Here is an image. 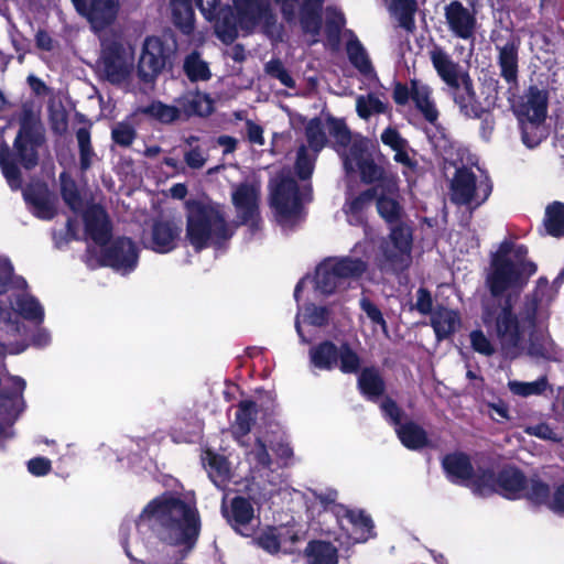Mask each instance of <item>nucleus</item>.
I'll list each match as a JSON object with an SVG mask.
<instances>
[{
	"mask_svg": "<svg viewBox=\"0 0 564 564\" xmlns=\"http://www.w3.org/2000/svg\"><path fill=\"white\" fill-rule=\"evenodd\" d=\"M23 197L32 214L37 218L50 220L55 216V197L44 184L29 185L23 191Z\"/></svg>",
	"mask_w": 564,
	"mask_h": 564,
	"instance_id": "393cba45",
	"label": "nucleus"
},
{
	"mask_svg": "<svg viewBox=\"0 0 564 564\" xmlns=\"http://www.w3.org/2000/svg\"><path fill=\"white\" fill-rule=\"evenodd\" d=\"M411 97L425 119L433 122L437 118V110L431 98V88L420 82L413 80L411 85Z\"/></svg>",
	"mask_w": 564,
	"mask_h": 564,
	"instance_id": "c9c22d12",
	"label": "nucleus"
},
{
	"mask_svg": "<svg viewBox=\"0 0 564 564\" xmlns=\"http://www.w3.org/2000/svg\"><path fill=\"white\" fill-rule=\"evenodd\" d=\"M445 20L449 31L462 40H471L477 29L475 12L458 1H452L445 7Z\"/></svg>",
	"mask_w": 564,
	"mask_h": 564,
	"instance_id": "412c9836",
	"label": "nucleus"
},
{
	"mask_svg": "<svg viewBox=\"0 0 564 564\" xmlns=\"http://www.w3.org/2000/svg\"><path fill=\"white\" fill-rule=\"evenodd\" d=\"M195 3L225 44L232 43L247 29V0H195ZM193 4L194 0H169L173 22L185 34L194 29Z\"/></svg>",
	"mask_w": 564,
	"mask_h": 564,
	"instance_id": "f03ea898",
	"label": "nucleus"
},
{
	"mask_svg": "<svg viewBox=\"0 0 564 564\" xmlns=\"http://www.w3.org/2000/svg\"><path fill=\"white\" fill-rule=\"evenodd\" d=\"M328 312L324 307H317L314 305L307 306L303 315L297 314L295 319V328L301 337L302 341H306L302 335L301 322H306L314 326H322L327 322Z\"/></svg>",
	"mask_w": 564,
	"mask_h": 564,
	"instance_id": "5fc2aeb1",
	"label": "nucleus"
},
{
	"mask_svg": "<svg viewBox=\"0 0 564 564\" xmlns=\"http://www.w3.org/2000/svg\"><path fill=\"white\" fill-rule=\"evenodd\" d=\"M311 199L308 185L299 186L290 176L276 177L271 184V207L282 227H292L302 214V206Z\"/></svg>",
	"mask_w": 564,
	"mask_h": 564,
	"instance_id": "6e6552de",
	"label": "nucleus"
},
{
	"mask_svg": "<svg viewBox=\"0 0 564 564\" xmlns=\"http://www.w3.org/2000/svg\"><path fill=\"white\" fill-rule=\"evenodd\" d=\"M184 422H177L171 432V437L175 443H192L200 434L202 426L198 421L191 423L183 433Z\"/></svg>",
	"mask_w": 564,
	"mask_h": 564,
	"instance_id": "bf43d9fd",
	"label": "nucleus"
},
{
	"mask_svg": "<svg viewBox=\"0 0 564 564\" xmlns=\"http://www.w3.org/2000/svg\"><path fill=\"white\" fill-rule=\"evenodd\" d=\"M527 248L502 243L491 260L487 285L492 295L517 294L535 273L536 267L527 259Z\"/></svg>",
	"mask_w": 564,
	"mask_h": 564,
	"instance_id": "423d86ee",
	"label": "nucleus"
},
{
	"mask_svg": "<svg viewBox=\"0 0 564 564\" xmlns=\"http://www.w3.org/2000/svg\"><path fill=\"white\" fill-rule=\"evenodd\" d=\"M184 72L191 80H206L210 77L207 63L196 52L185 58Z\"/></svg>",
	"mask_w": 564,
	"mask_h": 564,
	"instance_id": "864d4df0",
	"label": "nucleus"
},
{
	"mask_svg": "<svg viewBox=\"0 0 564 564\" xmlns=\"http://www.w3.org/2000/svg\"><path fill=\"white\" fill-rule=\"evenodd\" d=\"M347 54L351 64L362 74H371L372 66L368 54L357 39H350L347 43Z\"/></svg>",
	"mask_w": 564,
	"mask_h": 564,
	"instance_id": "a18cd8bd",
	"label": "nucleus"
},
{
	"mask_svg": "<svg viewBox=\"0 0 564 564\" xmlns=\"http://www.w3.org/2000/svg\"><path fill=\"white\" fill-rule=\"evenodd\" d=\"M553 299L552 289L547 281L540 280L532 295V300L527 304V319L530 326H533L536 318L546 317L545 308Z\"/></svg>",
	"mask_w": 564,
	"mask_h": 564,
	"instance_id": "7c9ffc66",
	"label": "nucleus"
},
{
	"mask_svg": "<svg viewBox=\"0 0 564 564\" xmlns=\"http://www.w3.org/2000/svg\"><path fill=\"white\" fill-rule=\"evenodd\" d=\"M12 310L14 314L36 325L44 321V308L42 304L28 292H21L14 296Z\"/></svg>",
	"mask_w": 564,
	"mask_h": 564,
	"instance_id": "473e14b6",
	"label": "nucleus"
},
{
	"mask_svg": "<svg viewBox=\"0 0 564 564\" xmlns=\"http://www.w3.org/2000/svg\"><path fill=\"white\" fill-rule=\"evenodd\" d=\"M388 6L403 29L406 31L414 29L413 14L416 9L414 0H389Z\"/></svg>",
	"mask_w": 564,
	"mask_h": 564,
	"instance_id": "79ce46f5",
	"label": "nucleus"
},
{
	"mask_svg": "<svg viewBox=\"0 0 564 564\" xmlns=\"http://www.w3.org/2000/svg\"><path fill=\"white\" fill-rule=\"evenodd\" d=\"M469 340L471 348L480 355L489 357L496 351L494 344L480 329L473 330L469 334Z\"/></svg>",
	"mask_w": 564,
	"mask_h": 564,
	"instance_id": "680f3d73",
	"label": "nucleus"
},
{
	"mask_svg": "<svg viewBox=\"0 0 564 564\" xmlns=\"http://www.w3.org/2000/svg\"><path fill=\"white\" fill-rule=\"evenodd\" d=\"M340 370L346 373L356 372L359 368V358L349 347L341 346L338 350Z\"/></svg>",
	"mask_w": 564,
	"mask_h": 564,
	"instance_id": "69168bd1",
	"label": "nucleus"
},
{
	"mask_svg": "<svg viewBox=\"0 0 564 564\" xmlns=\"http://www.w3.org/2000/svg\"><path fill=\"white\" fill-rule=\"evenodd\" d=\"M184 161L191 169H202L207 161V152L199 147H194L184 152Z\"/></svg>",
	"mask_w": 564,
	"mask_h": 564,
	"instance_id": "774afa93",
	"label": "nucleus"
},
{
	"mask_svg": "<svg viewBox=\"0 0 564 564\" xmlns=\"http://www.w3.org/2000/svg\"><path fill=\"white\" fill-rule=\"evenodd\" d=\"M181 109L188 116H207L213 111L212 98L200 91H188L177 99Z\"/></svg>",
	"mask_w": 564,
	"mask_h": 564,
	"instance_id": "f704fd0d",
	"label": "nucleus"
},
{
	"mask_svg": "<svg viewBox=\"0 0 564 564\" xmlns=\"http://www.w3.org/2000/svg\"><path fill=\"white\" fill-rule=\"evenodd\" d=\"M302 530L295 525L269 527L254 536V543L269 553L289 552L300 540Z\"/></svg>",
	"mask_w": 564,
	"mask_h": 564,
	"instance_id": "aec40b11",
	"label": "nucleus"
},
{
	"mask_svg": "<svg viewBox=\"0 0 564 564\" xmlns=\"http://www.w3.org/2000/svg\"><path fill=\"white\" fill-rule=\"evenodd\" d=\"M329 133L335 139L337 147H343L345 150L341 155L345 158V153H348L352 147L354 141L360 135L352 137L347 127L341 121H332L329 123Z\"/></svg>",
	"mask_w": 564,
	"mask_h": 564,
	"instance_id": "6e6d98bb",
	"label": "nucleus"
},
{
	"mask_svg": "<svg viewBox=\"0 0 564 564\" xmlns=\"http://www.w3.org/2000/svg\"><path fill=\"white\" fill-rule=\"evenodd\" d=\"M175 51L174 44H169L158 36H148L142 45L138 62V76L144 83H152L164 69L167 61Z\"/></svg>",
	"mask_w": 564,
	"mask_h": 564,
	"instance_id": "dca6fc26",
	"label": "nucleus"
},
{
	"mask_svg": "<svg viewBox=\"0 0 564 564\" xmlns=\"http://www.w3.org/2000/svg\"><path fill=\"white\" fill-rule=\"evenodd\" d=\"M412 231L401 224L393 227L380 245L378 262L381 269L393 272L403 271L412 262Z\"/></svg>",
	"mask_w": 564,
	"mask_h": 564,
	"instance_id": "f8f14e48",
	"label": "nucleus"
},
{
	"mask_svg": "<svg viewBox=\"0 0 564 564\" xmlns=\"http://www.w3.org/2000/svg\"><path fill=\"white\" fill-rule=\"evenodd\" d=\"M202 463L206 469L208 477L214 485L220 489L226 490L223 499V513L232 527V529L240 535H247V501L242 497H235L231 501L230 508H227L226 500L229 495V489L225 488V482L229 479V466L227 460L219 454L210 449H206L202 454Z\"/></svg>",
	"mask_w": 564,
	"mask_h": 564,
	"instance_id": "1a4fd4ad",
	"label": "nucleus"
},
{
	"mask_svg": "<svg viewBox=\"0 0 564 564\" xmlns=\"http://www.w3.org/2000/svg\"><path fill=\"white\" fill-rule=\"evenodd\" d=\"M547 387V380L545 377H541L532 382H522L517 380H511L508 382L509 390L519 397L528 398L531 395H540L542 394Z\"/></svg>",
	"mask_w": 564,
	"mask_h": 564,
	"instance_id": "8fccbe9b",
	"label": "nucleus"
},
{
	"mask_svg": "<svg viewBox=\"0 0 564 564\" xmlns=\"http://www.w3.org/2000/svg\"><path fill=\"white\" fill-rule=\"evenodd\" d=\"M305 135L310 150L300 145L296 152L295 169L300 177L307 178L312 175L317 153L326 143V134L319 119H312L305 128Z\"/></svg>",
	"mask_w": 564,
	"mask_h": 564,
	"instance_id": "6ab92c4d",
	"label": "nucleus"
},
{
	"mask_svg": "<svg viewBox=\"0 0 564 564\" xmlns=\"http://www.w3.org/2000/svg\"><path fill=\"white\" fill-rule=\"evenodd\" d=\"M547 95L544 90L530 87L516 107L520 122H543L546 117Z\"/></svg>",
	"mask_w": 564,
	"mask_h": 564,
	"instance_id": "b1692460",
	"label": "nucleus"
},
{
	"mask_svg": "<svg viewBox=\"0 0 564 564\" xmlns=\"http://www.w3.org/2000/svg\"><path fill=\"white\" fill-rule=\"evenodd\" d=\"M135 64L134 46L121 37H106L100 43L96 70L100 78L111 85L127 87Z\"/></svg>",
	"mask_w": 564,
	"mask_h": 564,
	"instance_id": "0eeeda50",
	"label": "nucleus"
},
{
	"mask_svg": "<svg viewBox=\"0 0 564 564\" xmlns=\"http://www.w3.org/2000/svg\"><path fill=\"white\" fill-rule=\"evenodd\" d=\"M87 237L99 248L100 263L126 275L134 271L139 261V250L130 238H118L106 246L110 238V224L106 212L91 205L84 213Z\"/></svg>",
	"mask_w": 564,
	"mask_h": 564,
	"instance_id": "20e7f679",
	"label": "nucleus"
},
{
	"mask_svg": "<svg viewBox=\"0 0 564 564\" xmlns=\"http://www.w3.org/2000/svg\"><path fill=\"white\" fill-rule=\"evenodd\" d=\"M395 431L401 443L410 449H420L427 444L426 432L413 422L401 424Z\"/></svg>",
	"mask_w": 564,
	"mask_h": 564,
	"instance_id": "58836bf2",
	"label": "nucleus"
},
{
	"mask_svg": "<svg viewBox=\"0 0 564 564\" xmlns=\"http://www.w3.org/2000/svg\"><path fill=\"white\" fill-rule=\"evenodd\" d=\"M384 102L375 94L360 95L356 98V111L362 119L384 112Z\"/></svg>",
	"mask_w": 564,
	"mask_h": 564,
	"instance_id": "49530a36",
	"label": "nucleus"
},
{
	"mask_svg": "<svg viewBox=\"0 0 564 564\" xmlns=\"http://www.w3.org/2000/svg\"><path fill=\"white\" fill-rule=\"evenodd\" d=\"M377 195V189H367L358 196L348 197L344 205V213L350 225L361 226L365 224V212Z\"/></svg>",
	"mask_w": 564,
	"mask_h": 564,
	"instance_id": "2f4dec72",
	"label": "nucleus"
},
{
	"mask_svg": "<svg viewBox=\"0 0 564 564\" xmlns=\"http://www.w3.org/2000/svg\"><path fill=\"white\" fill-rule=\"evenodd\" d=\"M482 322L495 332L505 355L514 357L524 338V326L520 325L511 308L503 306L496 312L486 311Z\"/></svg>",
	"mask_w": 564,
	"mask_h": 564,
	"instance_id": "ddd939ff",
	"label": "nucleus"
},
{
	"mask_svg": "<svg viewBox=\"0 0 564 564\" xmlns=\"http://www.w3.org/2000/svg\"><path fill=\"white\" fill-rule=\"evenodd\" d=\"M529 501L535 506H544L553 513L564 516V485L557 486L552 492L547 484L534 479L529 492Z\"/></svg>",
	"mask_w": 564,
	"mask_h": 564,
	"instance_id": "a878e982",
	"label": "nucleus"
},
{
	"mask_svg": "<svg viewBox=\"0 0 564 564\" xmlns=\"http://www.w3.org/2000/svg\"><path fill=\"white\" fill-rule=\"evenodd\" d=\"M522 129V140L529 148L536 147L545 135V130L542 127L543 122H520Z\"/></svg>",
	"mask_w": 564,
	"mask_h": 564,
	"instance_id": "13d9d810",
	"label": "nucleus"
},
{
	"mask_svg": "<svg viewBox=\"0 0 564 564\" xmlns=\"http://www.w3.org/2000/svg\"><path fill=\"white\" fill-rule=\"evenodd\" d=\"M462 319L457 311L437 306L431 312V326L438 340L448 338L460 328Z\"/></svg>",
	"mask_w": 564,
	"mask_h": 564,
	"instance_id": "cd10ccee",
	"label": "nucleus"
},
{
	"mask_svg": "<svg viewBox=\"0 0 564 564\" xmlns=\"http://www.w3.org/2000/svg\"><path fill=\"white\" fill-rule=\"evenodd\" d=\"M544 225L550 235L564 236V204L553 203L546 208Z\"/></svg>",
	"mask_w": 564,
	"mask_h": 564,
	"instance_id": "c03bdc74",
	"label": "nucleus"
},
{
	"mask_svg": "<svg viewBox=\"0 0 564 564\" xmlns=\"http://www.w3.org/2000/svg\"><path fill=\"white\" fill-rule=\"evenodd\" d=\"M451 88L453 89L454 100L459 106L460 110L466 116L477 117L479 113V106L476 101V96L469 77L463 76L460 80H458L457 86Z\"/></svg>",
	"mask_w": 564,
	"mask_h": 564,
	"instance_id": "72a5a7b5",
	"label": "nucleus"
},
{
	"mask_svg": "<svg viewBox=\"0 0 564 564\" xmlns=\"http://www.w3.org/2000/svg\"><path fill=\"white\" fill-rule=\"evenodd\" d=\"M366 263L360 259L330 258L322 262L315 273V288L324 295L345 288L346 281L360 275Z\"/></svg>",
	"mask_w": 564,
	"mask_h": 564,
	"instance_id": "9b49d317",
	"label": "nucleus"
},
{
	"mask_svg": "<svg viewBox=\"0 0 564 564\" xmlns=\"http://www.w3.org/2000/svg\"><path fill=\"white\" fill-rule=\"evenodd\" d=\"M430 58L438 76L449 87L457 86L458 80L463 76L459 74L458 65L451 58V56L440 46H434L430 51Z\"/></svg>",
	"mask_w": 564,
	"mask_h": 564,
	"instance_id": "c756f323",
	"label": "nucleus"
},
{
	"mask_svg": "<svg viewBox=\"0 0 564 564\" xmlns=\"http://www.w3.org/2000/svg\"><path fill=\"white\" fill-rule=\"evenodd\" d=\"M20 130L18 133V141L29 139L36 142L43 137V128L40 121V109L33 104L25 102L18 116Z\"/></svg>",
	"mask_w": 564,
	"mask_h": 564,
	"instance_id": "bb28decb",
	"label": "nucleus"
},
{
	"mask_svg": "<svg viewBox=\"0 0 564 564\" xmlns=\"http://www.w3.org/2000/svg\"><path fill=\"white\" fill-rule=\"evenodd\" d=\"M345 169L347 172L358 171L361 181L368 184L376 183L371 189H387L393 194L398 189V180L392 174H387L383 169L377 165L369 153V141L358 138L354 141L348 153H345Z\"/></svg>",
	"mask_w": 564,
	"mask_h": 564,
	"instance_id": "9d476101",
	"label": "nucleus"
},
{
	"mask_svg": "<svg viewBox=\"0 0 564 564\" xmlns=\"http://www.w3.org/2000/svg\"><path fill=\"white\" fill-rule=\"evenodd\" d=\"M313 366L319 369H332L338 360V349L332 343H323L310 351Z\"/></svg>",
	"mask_w": 564,
	"mask_h": 564,
	"instance_id": "a19ab883",
	"label": "nucleus"
},
{
	"mask_svg": "<svg viewBox=\"0 0 564 564\" xmlns=\"http://www.w3.org/2000/svg\"><path fill=\"white\" fill-rule=\"evenodd\" d=\"M258 196H259V187L249 186V231L251 228L259 229L260 228V217L257 212L258 208Z\"/></svg>",
	"mask_w": 564,
	"mask_h": 564,
	"instance_id": "338daca9",
	"label": "nucleus"
},
{
	"mask_svg": "<svg viewBox=\"0 0 564 564\" xmlns=\"http://www.w3.org/2000/svg\"><path fill=\"white\" fill-rule=\"evenodd\" d=\"M182 234L180 223L174 219L159 218L153 220L148 230L143 232L144 248L156 253H169L177 246Z\"/></svg>",
	"mask_w": 564,
	"mask_h": 564,
	"instance_id": "a211bd4d",
	"label": "nucleus"
},
{
	"mask_svg": "<svg viewBox=\"0 0 564 564\" xmlns=\"http://www.w3.org/2000/svg\"><path fill=\"white\" fill-rule=\"evenodd\" d=\"M141 112L148 115L162 123H171L180 116V109L174 106L165 105L161 101H154L143 107Z\"/></svg>",
	"mask_w": 564,
	"mask_h": 564,
	"instance_id": "603ef678",
	"label": "nucleus"
},
{
	"mask_svg": "<svg viewBox=\"0 0 564 564\" xmlns=\"http://www.w3.org/2000/svg\"><path fill=\"white\" fill-rule=\"evenodd\" d=\"M499 65L501 76L507 82L516 80L518 73V45L514 42H509L499 47Z\"/></svg>",
	"mask_w": 564,
	"mask_h": 564,
	"instance_id": "ea45409f",
	"label": "nucleus"
},
{
	"mask_svg": "<svg viewBox=\"0 0 564 564\" xmlns=\"http://www.w3.org/2000/svg\"><path fill=\"white\" fill-rule=\"evenodd\" d=\"M492 189L489 177L469 170H458L451 184V200L457 205L476 208L487 200Z\"/></svg>",
	"mask_w": 564,
	"mask_h": 564,
	"instance_id": "4468645a",
	"label": "nucleus"
},
{
	"mask_svg": "<svg viewBox=\"0 0 564 564\" xmlns=\"http://www.w3.org/2000/svg\"><path fill=\"white\" fill-rule=\"evenodd\" d=\"M359 388L369 399L379 397L383 391V383L378 372L373 369H365L359 377Z\"/></svg>",
	"mask_w": 564,
	"mask_h": 564,
	"instance_id": "3c124183",
	"label": "nucleus"
},
{
	"mask_svg": "<svg viewBox=\"0 0 564 564\" xmlns=\"http://www.w3.org/2000/svg\"><path fill=\"white\" fill-rule=\"evenodd\" d=\"M186 210V238L196 251L219 249L234 236V227L218 204L188 200Z\"/></svg>",
	"mask_w": 564,
	"mask_h": 564,
	"instance_id": "39448f33",
	"label": "nucleus"
},
{
	"mask_svg": "<svg viewBox=\"0 0 564 564\" xmlns=\"http://www.w3.org/2000/svg\"><path fill=\"white\" fill-rule=\"evenodd\" d=\"M11 387L12 393L0 398V414L8 424H12L23 410L22 392L25 389V381L20 377H12Z\"/></svg>",
	"mask_w": 564,
	"mask_h": 564,
	"instance_id": "c85d7f7f",
	"label": "nucleus"
},
{
	"mask_svg": "<svg viewBox=\"0 0 564 564\" xmlns=\"http://www.w3.org/2000/svg\"><path fill=\"white\" fill-rule=\"evenodd\" d=\"M0 166L9 186L12 189L20 188L22 182L18 166L4 155L0 158Z\"/></svg>",
	"mask_w": 564,
	"mask_h": 564,
	"instance_id": "0e129e2a",
	"label": "nucleus"
},
{
	"mask_svg": "<svg viewBox=\"0 0 564 564\" xmlns=\"http://www.w3.org/2000/svg\"><path fill=\"white\" fill-rule=\"evenodd\" d=\"M305 555L307 564H337L338 562L337 549L328 542H311L305 550Z\"/></svg>",
	"mask_w": 564,
	"mask_h": 564,
	"instance_id": "e433bc0d",
	"label": "nucleus"
},
{
	"mask_svg": "<svg viewBox=\"0 0 564 564\" xmlns=\"http://www.w3.org/2000/svg\"><path fill=\"white\" fill-rule=\"evenodd\" d=\"M272 2L279 7L286 23L300 22L303 32L311 36V44L318 41L323 0H249V24H261L268 35L279 37L281 25Z\"/></svg>",
	"mask_w": 564,
	"mask_h": 564,
	"instance_id": "7ed1b4c3",
	"label": "nucleus"
},
{
	"mask_svg": "<svg viewBox=\"0 0 564 564\" xmlns=\"http://www.w3.org/2000/svg\"><path fill=\"white\" fill-rule=\"evenodd\" d=\"M524 432L528 435L535 436L543 441H550L554 443H561L563 441L562 436H560L547 423L541 422L533 425H527L524 427Z\"/></svg>",
	"mask_w": 564,
	"mask_h": 564,
	"instance_id": "e2e57ef3",
	"label": "nucleus"
},
{
	"mask_svg": "<svg viewBox=\"0 0 564 564\" xmlns=\"http://www.w3.org/2000/svg\"><path fill=\"white\" fill-rule=\"evenodd\" d=\"M270 433L265 432V434L257 437L254 447L252 449L254 459L263 469H268L271 465V459L267 451V443L270 444L271 448L275 452L278 457L284 460V464H286L288 459H290L293 455V451L290 445L285 443L281 436L278 435V426L270 425Z\"/></svg>",
	"mask_w": 564,
	"mask_h": 564,
	"instance_id": "5701e85b",
	"label": "nucleus"
},
{
	"mask_svg": "<svg viewBox=\"0 0 564 564\" xmlns=\"http://www.w3.org/2000/svg\"><path fill=\"white\" fill-rule=\"evenodd\" d=\"M398 189L390 194L387 189L378 191L376 195L379 215L388 223L397 221L402 216V207L397 200Z\"/></svg>",
	"mask_w": 564,
	"mask_h": 564,
	"instance_id": "4c0bfd02",
	"label": "nucleus"
},
{
	"mask_svg": "<svg viewBox=\"0 0 564 564\" xmlns=\"http://www.w3.org/2000/svg\"><path fill=\"white\" fill-rule=\"evenodd\" d=\"M62 195L69 208L78 213L83 208L82 198L76 189V184L66 174L61 175Z\"/></svg>",
	"mask_w": 564,
	"mask_h": 564,
	"instance_id": "4d7b16f0",
	"label": "nucleus"
},
{
	"mask_svg": "<svg viewBox=\"0 0 564 564\" xmlns=\"http://www.w3.org/2000/svg\"><path fill=\"white\" fill-rule=\"evenodd\" d=\"M111 137L115 143L129 147L135 139V130L129 122H118L111 130Z\"/></svg>",
	"mask_w": 564,
	"mask_h": 564,
	"instance_id": "052dcab7",
	"label": "nucleus"
},
{
	"mask_svg": "<svg viewBox=\"0 0 564 564\" xmlns=\"http://www.w3.org/2000/svg\"><path fill=\"white\" fill-rule=\"evenodd\" d=\"M44 137L36 142H32L29 139H23L21 142L18 141V137L14 141L19 159L25 169H31L37 163V148L43 143Z\"/></svg>",
	"mask_w": 564,
	"mask_h": 564,
	"instance_id": "de8ad7c7",
	"label": "nucleus"
},
{
	"mask_svg": "<svg viewBox=\"0 0 564 564\" xmlns=\"http://www.w3.org/2000/svg\"><path fill=\"white\" fill-rule=\"evenodd\" d=\"M345 519L352 525L355 541L364 542L371 536L372 521L362 511L349 510Z\"/></svg>",
	"mask_w": 564,
	"mask_h": 564,
	"instance_id": "37998d69",
	"label": "nucleus"
},
{
	"mask_svg": "<svg viewBox=\"0 0 564 564\" xmlns=\"http://www.w3.org/2000/svg\"><path fill=\"white\" fill-rule=\"evenodd\" d=\"M72 3L95 33L113 24L121 7L120 0H72Z\"/></svg>",
	"mask_w": 564,
	"mask_h": 564,
	"instance_id": "f3484780",
	"label": "nucleus"
},
{
	"mask_svg": "<svg viewBox=\"0 0 564 564\" xmlns=\"http://www.w3.org/2000/svg\"><path fill=\"white\" fill-rule=\"evenodd\" d=\"M534 479L538 478L525 479L523 474L516 468H506L499 474L498 478L492 476L495 489L491 494L499 492L508 499L525 498L529 500L531 484Z\"/></svg>",
	"mask_w": 564,
	"mask_h": 564,
	"instance_id": "4be33fe9",
	"label": "nucleus"
},
{
	"mask_svg": "<svg viewBox=\"0 0 564 564\" xmlns=\"http://www.w3.org/2000/svg\"><path fill=\"white\" fill-rule=\"evenodd\" d=\"M200 531V519L194 499L163 494L143 508L138 518H126L120 525V539L129 556L130 542L143 541L150 533L171 545L192 550Z\"/></svg>",
	"mask_w": 564,
	"mask_h": 564,
	"instance_id": "f257e3e1",
	"label": "nucleus"
},
{
	"mask_svg": "<svg viewBox=\"0 0 564 564\" xmlns=\"http://www.w3.org/2000/svg\"><path fill=\"white\" fill-rule=\"evenodd\" d=\"M229 415L231 416V413ZM232 415L231 434L241 446H245L247 444V401H240L234 409Z\"/></svg>",
	"mask_w": 564,
	"mask_h": 564,
	"instance_id": "09e8293b",
	"label": "nucleus"
},
{
	"mask_svg": "<svg viewBox=\"0 0 564 564\" xmlns=\"http://www.w3.org/2000/svg\"><path fill=\"white\" fill-rule=\"evenodd\" d=\"M443 467L448 478L454 482L464 484L476 495L488 496L495 489L490 471L474 473L469 458L460 453L447 455Z\"/></svg>",
	"mask_w": 564,
	"mask_h": 564,
	"instance_id": "2eb2a0df",
	"label": "nucleus"
}]
</instances>
